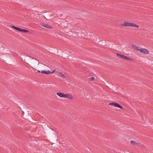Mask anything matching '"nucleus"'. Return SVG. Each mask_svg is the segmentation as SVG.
I'll return each mask as SVG.
<instances>
[{
  "label": "nucleus",
  "mask_w": 153,
  "mask_h": 153,
  "mask_svg": "<svg viewBox=\"0 0 153 153\" xmlns=\"http://www.w3.org/2000/svg\"><path fill=\"white\" fill-rule=\"evenodd\" d=\"M130 143L132 145H137V143H136L135 141L133 140H131L130 141Z\"/></svg>",
  "instance_id": "obj_12"
},
{
  "label": "nucleus",
  "mask_w": 153,
  "mask_h": 153,
  "mask_svg": "<svg viewBox=\"0 0 153 153\" xmlns=\"http://www.w3.org/2000/svg\"><path fill=\"white\" fill-rule=\"evenodd\" d=\"M41 25L42 26L45 27L46 28H47L51 29L52 28V27H51L49 25H46L43 23H42L41 24Z\"/></svg>",
  "instance_id": "obj_8"
},
{
  "label": "nucleus",
  "mask_w": 153,
  "mask_h": 153,
  "mask_svg": "<svg viewBox=\"0 0 153 153\" xmlns=\"http://www.w3.org/2000/svg\"><path fill=\"white\" fill-rule=\"evenodd\" d=\"M41 73L43 74H49L51 73V72L50 71H41Z\"/></svg>",
  "instance_id": "obj_11"
},
{
  "label": "nucleus",
  "mask_w": 153,
  "mask_h": 153,
  "mask_svg": "<svg viewBox=\"0 0 153 153\" xmlns=\"http://www.w3.org/2000/svg\"><path fill=\"white\" fill-rule=\"evenodd\" d=\"M139 51L142 53L144 54H148L149 53V51L147 49L145 48H141L140 49Z\"/></svg>",
  "instance_id": "obj_5"
},
{
  "label": "nucleus",
  "mask_w": 153,
  "mask_h": 153,
  "mask_svg": "<svg viewBox=\"0 0 153 153\" xmlns=\"http://www.w3.org/2000/svg\"><path fill=\"white\" fill-rule=\"evenodd\" d=\"M54 71H55V70H54V71H53L52 72H51V73L52 74H53L54 72Z\"/></svg>",
  "instance_id": "obj_18"
},
{
  "label": "nucleus",
  "mask_w": 153,
  "mask_h": 153,
  "mask_svg": "<svg viewBox=\"0 0 153 153\" xmlns=\"http://www.w3.org/2000/svg\"><path fill=\"white\" fill-rule=\"evenodd\" d=\"M131 47L134 50L137 51H139L140 49L139 47L134 44H132L131 45Z\"/></svg>",
  "instance_id": "obj_7"
},
{
  "label": "nucleus",
  "mask_w": 153,
  "mask_h": 153,
  "mask_svg": "<svg viewBox=\"0 0 153 153\" xmlns=\"http://www.w3.org/2000/svg\"><path fill=\"white\" fill-rule=\"evenodd\" d=\"M94 77L93 76L89 78V80L90 81H94Z\"/></svg>",
  "instance_id": "obj_15"
},
{
  "label": "nucleus",
  "mask_w": 153,
  "mask_h": 153,
  "mask_svg": "<svg viewBox=\"0 0 153 153\" xmlns=\"http://www.w3.org/2000/svg\"><path fill=\"white\" fill-rule=\"evenodd\" d=\"M42 68H45V67H47V66L46 65H42Z\"/></svg>",
  "instance_id": "obj_16"
},
{
  "label": "nucleus",
  "mask_w": 153,
  "mask_h": 153,
  "mask_svg": "<svg viewBox=\"0 0 153 153\" xmlns=\"http://www.w3.org/2000/svg\"><path fill=\"white\" fill-rule=\"evenodd\" d=\"M56 94L61 97H64L65 94L60 92H57Z\"/></svg>",
  "instance_id": "obj_10"
},
{
  "label": "nucleus",
  "mask_w": 153,
  "mask_h": 153,
  "mask_svg": "<svg viewBox=\"0 0 153 153\" xmlns=\"http://www.w3.org/2000/svg\"><path fill=\"white\" fill-rule=\"evenodd\" d=\"M35 64L39 65L38 61L37 60H35L33 62V65H34Z\"/></svg>",
  "instance_id": "obj_14"
},
{
  "label": "nucleus",
  "mask_w": 153,
  "mask_h": 153,
  "mask_svg": "<svg viewBox=\"0 0 153 153\" xmlns=\"http://www.w3.org/2000/svg\"><path fill=\"white\" fill-rule=\"evenodd\" d=\"M109 105L114 106L115 107H118L120 108L121 109H123V108L119 104L114 102H112L109 103L108 104Z\"/></svg>",
  "instance_id": "obj_4"
},
{
  "label": "nucleus",
  "mask_w": 153,
  "mask_h": 153,
  "mask_svg": "<svg viewBox=\"0 0 153 153\" xmlns=\"http://www.w3.org/2000/svg\"><path fill=\"white\" fill-rule=\"evenodd\" d=\"M137 146H141L143 147H145L146 146L144 145V144H141L140 143H137Z\"/></svg>",
  "instance_id": "obj_13"
},
{
  "label": "nucleus",
  "mask_w": 153,
  "mask_h": 153,
  "mask_svg": "<svg viewBox=\"0 0 153 153\" xmlns=\"http://www.w3.org/2000/svg\"><path fill=\"white\" fill-rule=\"evenodd\" d=\"M121 26L125 27H132L136 28H139V26L135 25V24L131 22H125L123 24H121Z\"/></svg>",
  "instance_id": "obj_1"
},
{
  "label": "nucleus",
  "mask_w": 153,
  "mask_h": 153,
  "mask_svg": "<svg viewBox=\"0 0 153 153\" xmlns=\"http://www.w3.org/2000/svg\"><path fill=\"white\" fill-rule=\"evenodd\" d=\"M116 55L117 56H120V57L123 58V59H125V60H128V61H133L134 60V59L132 58L128 57L126 56H125L123 55L120 54L119 53H117Z\"/></svg>",
  "instance_id": "obj_2"
},
{
  "label": "nucleus",
  "mask_w": 153,
  "mask_h": 153,
  "mask_svg": "<svg viewBox=\"0 0 153 153\" xmlns=\"http://www.w3.org/2000/svg\"><path fill=\"white\" fill-rule=\"evenodd\" d=\"M12 27L13 28H14V29H15L17 30H18L19 32H25V33H27L29 32L28 30H27L25 29H21L19 28L13 26H12Z\"/></svg>",
  "instance_id": "obj_3"
},
{
  "label": "nucleus",
  "mask_w": 153,
  "mask_h": 153,
  "mask_svg": "<svg viewBox=\"0 0 153 153\" xmlns=\"http://www.w3.org/2000/svg\"><path fill=\"white\" fill-rule=\"evenodd\" d=\"M37 71L38 73H41V71L39 70H37Z\"/></svg>",
  "instance_id": "obj_17"
},
{
  "label": "nucleus",
  "mask_w": 153,
  "mask_h": 153,
  "mask_svg": "<svg viewBox=\"0 0 153 153\" xmlns=\"http://www.w3.org/2000/svg\"><path fill=\"white\" fill-rule=\"evenodd\" d=\"M56 74L57 75L62 78H65V75L61 72L57 71L56 72Z\"/></svg>",
  "instance_id": "obj_9"
},
{
  "label": "nucleus",
  "mask_w": 153,
  "mask_h": 153,
  "mask_svg": "<svg viewBox=\"0 0 153 153\" xmlns=\"http://www.w3.org/2000/svg\"><path fill=\"white\" fill-rule=\"evenodd\" d=\"M64 98H68L70 100H73L74 99L72 95L69 94H65Z\"/></svg>",
  "instance_id": "obj_6"
}]
</instances>
